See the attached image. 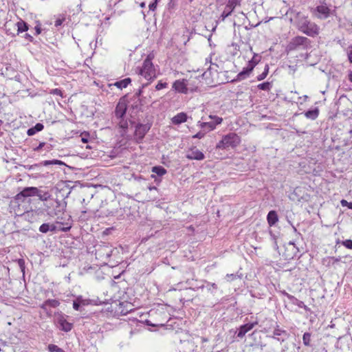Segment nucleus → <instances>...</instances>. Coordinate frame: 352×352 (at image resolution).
<instances>
[{"instance_id":"1","label":"nucleus","mask_w":352,"mask_h":352,"mask_svg":"<svg viewBox=\"0 0 352 352\" xmlns=\"http://www.w3.org/2000/svg\"><path fill=\"white\" fill-rule=\"evenodd\" d=\"M298 29L309 36H315L319 34V27L311 22L307 17H302L298 21Z\"/></svg>"},{"instance_id":"2","label":"nucleus","mask_w":352,"mask_h":352,"mask_svg":"<svg viewBox=\"0 0 352 352\" xmlns=\"http://www.w3.org/2000/svg\"><path fill=\"white\" fill-rule=\"evenodd\" d=\"M240 143V137L234 133H230L224 135L221 140L217 144L216 148L223 150L228 149L229 148H234L239 145Z\"/></svg>"},{"instance_id":"3","label":"nucleus","mask_w":352,"mask_h":352,"mask_svg":"<svg viewBox=\"0 0 352 352\" xmlns=\"http://www.w3.org/2000/svg\"><path fill=\"white\" fill-rule=\"evenodd\" d=\"M153 58V56L149 54L139 70V74L148 80H153L157 77L156 70L152 63Z\"/></svg>"},{"instance_id":"4","label":"nucleus","mask_w":352,"mask_h":352,"mask_svg":"<svg viewBox=\"0 0 352 352\" xmlns=\"http://www.w3.org/2000/svg\"><path fill=\"white\" fill-rule=\"evenodd\" d=\"M259 61V56L258 54H254L252 58L249 60L248 66L244 67L243 70L237 74L236 78L232 81H241L248 78Z\"/></svg>"},{"instance_id":"5","label":"nucleus","mask_w":352,"mask_h":352,"mask_svg":"<svg viewBox=\"0 0 352 352\" xmlns=\"http://www.w3.org/2000/svg\"><path fill=\"white\" fill-rule=\"evenodd\" d=\"M316 16L319 19H327L331 14V6H328L325 0H320L319 5L315 8Z\"/></svg>"},{"instance_id":"6","label":"nucleus","mask_w":352,"mask_h":352,"mask_svg":"<svg viewBox=\"0 0 352 352\" xmlns=\"http://www.w3.org/2000/svg\"><path fill=\"white\" fill-rule=\"evenodd\" d=\"M309 41L307 38L298 36L293 38L287 46V51H294L297 50L300 46L307 45Z\"/></svg>"},{"instance_id":"7","label":"nucleus","mask_w":352,"mask_h":352,"mask_svg":"<svg viewBox=\"0 0 352 352\" xmlns=\"http://www.w3.org/2000/svg\"><path fill=\"white\" fill-rule=\"evenodd\" d=\"M37 193L38 188L26 187L15 196V200L18 201H23L24 198L36 196Z\"/></svg>"},{"instance_id":"8","label":"nucleus","mask_w":352,"mask_h":352,"mask_svg":"<svg viewBox=\"0 0 352 352\" xmlns=\"http://www.w3.org/2000/svg\"><path fill=\"white\" fill-rule=\"evenodd\" d=\"M150 128L151 126L149 124H139L136 126L135 130V138L138 142L142 140Z\"/></svg>"},{"instance_id":"9","label":"nucleus","mask_w":352,"mask_h":352,"mask_svg":"<svg viewBox=\"0 0 352 352\" xmlns=\"http://www.w3.org/2000/svg\"><path fill=\"white\" fill-rule=\"evenodd\" d=\"M241 0H228L225 10L222 12L221 17L224 20L226 17L230 16L234 11V8L241 5Z\"/></svg>"},{"instance_id":"10","label":"nucleus","mask_w":352,"mask_h":352,"mask_svg":"<svg viewBox=\"0 0 352 352\" xmlns=\"http://www.w3.org/2000/svg\"><path fill=\"white\" fill-rule=\"evenodd\" d=\"M187 80L182 79L175 80L172 85V89L176 92L181 94H187Z\"/></svg>"},{"instance_id":"11","label":"nucleus","mask_w":352,"mask_h":352,"mask_svg":"<svg viewBox=\"0 0 352 352\" xmlns=\"http://www.w3.org/2000/svg\"><path fill=\"white\" fill-rule=\"evenodd\" d=\"M127 109V105L124 100H120L118 103L116 105V110H115V116L116 117L119 118H124L126 111Z\"/></svg>"},{"instance_id":"12","label":"nucleus","mask_w":352,"mask_h":352,"mask_svg":"<svg viewBox=\"0 0 352 352\" xmlns=\"http://www.w3.org/2000/svg\"><path fill=\"white\" fill-rule=\"evenodd\" d=\"M186 157L189 160H202L204 159V154L195 147L188 151Z\"/></svg>"},{"instance_id":"13","label":"nucleus","mask_w":352,"mask_h":352,"mask_svg":"<svg viewBox=\"0 0 352 352\" xmlns=\"http://www.w3.org/2000/svg\"><path fill=\"white\" fill-rule=\"evenodd\" d=\"M273 334L272 338L280 342H284L288 338L287 332L285 330L280 329L278 325L274 329Z\"/></svg>"},{"instance_id":"14","label":"nucleus","mask_w":352,"mask_h":352,"mask_svg":"<svg viewBox=\"0 0 352 352\" xmlns=\"http://www.w3.org/2000/svg\"><path fill=\"white\" fill-rule=\"evenodd\" d=\"M258 324L257 322H252V323H248L243 325H241L239 329V331L237 333V337L239 338H243L246 333L252 330L256 324Z\"/></svg>"},{"instance_id":"15","label":"nucleus","mask_w":352,"mask_h":352,"mask_svg":"<svg viewBox=\"0 0 352 352\" xmlns=\"http://www.w3.org/2000/svg\"><path fill=\"white\" fill-rule=\"evenodd\" d=\"M58 327L64 331H69L72 328V324L68 322L63 316H59L57 318Z\"/></svg>"},{"instance_id":"16","label":"nucleus","mask_w":352,"mask_h":352,"mask_svg":"<svg viewBox=\"0 0 352 352\" xmlns=\"http://www.w3.org/2000/svg\"><path fill=\"white\" fill-rule=\"evenodd\" d=\"M267 221L270 226H274L278 221L277 213L274 210H271L267 216Z\"/></svg>"},{"instance_id":"17","label":"nucleus","mask_w":352,"mask_h":352,"mask_svg":"<svg viewBox=\"0 0 352 352\" xmlns=\"http://www.w3.org/2000/svg\"><path fill=\"white\" fill-rule=\"evenodd\" d=\"M187 118L188 117H187L186 113H185L184 112H181V113H177L176 116H175L172 118V122L174 124H179L186 122Z\"/></svg>"},{"instance_id":"18","label":"nucleus","mask_w":352,"mask_h":352,"mask_svg":"<svg viewBox=\"0 0 352 352\" xmlns=\"http://www.w3.org/2000/svg\"><path fill=\"white\" fill-rule=\"evenodd\" d=\"M304 115L307 119L314 120L318 117L319 109L316 107L314 109L308 110L305 112Z\"/></svg>"},{"instance_id":"19","label":"nucleus","mask_w":352,"mask_h":352,"mask_svg":"<svg viewBox=\"0 0 352 352\" xmlns=\"http://www.w3.org/2000/svg\"><path fill=\"white\" fill-rule=\"evenodd\" d=\"M56 230V226L54 224L43 223L39 227V231L42 233H47L49 231L54 232Z\"/></svg>"},{"instance_id":"20","label":"nucleus","mask_w":352,"mask_h":352,"mask_svg":"<svg viewBox=\"0 0 352 352\" xmlns=\"http://www.w3.org/2000/svg\"><path fill=\"white\" fill-rule=\"evenodd\" d=\"M197 126H199L201 129H204V128L207 127L209 131H212L216 128L215 124L214 122H202L201 121H199L197 122Z\"/></svg>"},{"instance_id":"21","label":"nucleus","mask_w":352,"mask_h":352,"mask_svg":"<svg viewBox=\"0 0 352 352\" xmlns=\"http://www.w3.org/2000/svg\"><path fill=\"white\" fill-rule=\"evenodd\" d=\"M130 82L131 79L129 78H127L115 82L114 85L119 89H123L126 88Z\"/></svg>"},{"instance_id":"22","label":"nucleus","mask_w":352,"mask_h":352,"mask_svg":"<svg viewBox=\"0 0 352 352\" xmlns=\"http://www.w3.org/2000/svg\"><path fill=\"white\" fill-rule=\"evenodd\" d=\"M152 172L158 176H163L166 173V170L161 166H157L152 168Z\"/></svg>"},{"instance_id":"23","label":"nucleus","mask_w":352,"mask_h":352,"mask_svg":"<svg viewBox=\"0 0 352 352\" xmlns=\"http://www.w3.org/2000/svg\"><path fill=\"white\" fill-rule=\"evenodd\" d=\"M40 200L47 201L50 197V194L48 192H43L38 188V193L36 195Z\"/></svg>"},{"instance_id":"24","label":"nucleus","mask_w":352,"mask_h":352,"mask_svg":"<svg viewBox=\"0 0 352 352\" xmlns=\"http://www.w3.org/2000/svg\"><path fill=\"white\" fill-rule=\"evenodd\" d=\"M18 33L25 32L28 30V25L23 21H20L16 23Z\"/></svg>"},{"instance_id":"25","label":"nucleus","mask_w":352,"mask_h":352,"mask_svg":"<svg viewBox=\"0 0 352 352\" xmlns=\"http://www.w3.org/2000/svg\"><path fill=\"white\" fill-rule=\"evenodd\" d=\"M258 88L261 90L270 91L272 88V85L269 82H265L258 85Z\"/></svg>"},{"instance_id":"26","label":"nucleus","mask_w":352,"mask_h":352,"mask_svg":"<svg viewBox=\"0 0 352 352\" xmlns=\"http://www.w3.org/2000/svg\"><path fill=\"white\" fill-rule=\"evenodd\" d=\"M85 300H82L81 298H78L77 300L76 301H74L73 302V308L75 309V310H79V308H80V305H86L85 303Z\"/></svg>"},{"instance_id":"27","label":"nucleus","mask_w":352,"mask_h":352,"mask_svg":"<svg viewBox=\"0 0 352 352\" xmlns=\"http://www.w3.org/2000/svg\"><path fill=\"white\" fill-rule=\"evenodd\" d=\"M119 127L124 130V132L128 129L129 124L127 120H124V118H120Z\"/></svg>"},{"instance_id":"28","label":"nucleus","mask_w":352,"mask_h":352,"mask_svg":"<svg viewBox=\"0 0 352 352\" xmlns=\"http://www.w3.org/2000/svg\"><path fill=\"white\" fill-rule=\"evenodd\" d=\"M302 341L305 346H309L311 341V334L309 333H305L302 336Z\"/></svg>"},{"instance_id":"29","label":"nucleus","mask_w":352,"mask_h":352,"mask_svg":"<svg viewBox=\"0 0 352 352\" xmlns=\"http://www.w3.org/2000/svg\"><path fill=\"white\" fill-rule=\"evenodd\" d=\"M322 264L327 267H330L331 265H334L333 263V256H327L326 258H324L322 259Z\"/></svg>"},{"instance_id":"30","label":"nucleus","mask_w":352,"mask_h":352,"mask_svg":"<svg viewBox=\"0 0 352 352\" xmlns=\"http://www.w3.org/2000/svg\"><path fill=\"white\" fill-rule=\"evenodd\" d=\"M46 301H47V304L48 307H52L55 308L60 305V302H58V300H55V299H49V300H47Z\"/></svg>"},{"instance_id":"31","label":"nucleus","mask_w":352,"mask_h":352,"mask_svg":"<svg viewBox=\"0 0 352 352\" xmlns=\"http://www.w3.org/2000/svg\"><path fill=\"white\" fill-rule=\"evenodd\" d=\"M268 72H269V67L268 65H265V69H264V72L259 74L258 76H257V80H263L264 78H266V76H267L268 74Z\"/></svg>"},{"instance_id":"32","label":"nucleus","mask_w":352,"mask_h":352,"mask_svg":"<svg viewBox=\"0 0 352 352\" xmlns=\"http://www.w3.org/2000/svg\"><path fill=\"white\" fill-rule=\"evenodd\" d=\"M209 118L212 120H213L212 122H214L215 124V126L218 124H221L222 121H223V118H220L217 116H214V115H210L209 116Z\"/></svg>"},{"instance_id":"33","label":"nucleus","mask_w":352,"mask_h":352,"mask_svg":"<svg viewBox=\"0 0 352 352\" xmlns=\"http://www.w3.org/2000/svg\"><path fill=\"white\" fill-rule=\"evenodd\" d=\"M48 350L50 352H59L61 349L55 344H51L48 345Z\"/></svg>"},{"instance_id":"34","label":"nucleus","mask_w":352,"mask_h":352,"mask_svg":"<svg viewBox=\"0 0 352 352\" xmlns=\"http://www.w3.org/2000/svg\"><path fill=\"white\" fill-rule=\"evenodd\" d=\"M168 84L166 82H162V81H159L158 83L155 86L156 90H161L162 89H164L167 87Z\"/></svg>"},{"instance_id":"35","label":"nucleus","mask_w":352,"mask_h":352,"mask_svg":"<svg viewBox=\"0 0 352 352\" xmlns=\"http://www.w3.org/2000/svg\"><path fill=\"white\" fill-rule=\"evenodd\" d=\"M206 287L208 291L213 292L217 289V286L215 283H207Z\"/></svg>"},{"instance_id":"36","label":"nucleus","mask_w":352,"mask_h":352,"mask_svg":"<svg viewBox=\"0 0 352 352\" xmlns=\"http://www.w3.org/2000/svg\"><path fill=\"white\" fill-rule=\"evenodd\" d=\"M342 245L348 249H352V240L347 239L342 242Z\"/></svg>"},{"instance_id":"37","label":"nucleus","mask_w":352,"mask_h":352,"mask_svg":"<svg viewBox=\"0 0 352 352\" xmlns=\"http://www.w3.org/2000/svg\"><path fill=\"white\" fill-rule=\"evenodd\" d=\"M50 93L51 94H53V95H56V96H60L61 97H63V93H62V91L59 89H52Z\"/></svg>"},{"instance_id":"38","label":"nucleus","mask_w":352,"mask_h":352,"mask_svg":"<svg viewBox=\"0 0 352 352\" xmlns=\"http://www.w3.org/2000/svg\"><path fill=\"white\" fill-rule=\"evenodd\" d=\"M65 20V18L64 16H61V17L58 18L55 21V23H54L55 26L56 27H58V26L61 25Z\"/></svg>"},{"instance_id":"39","label":"nucleus","mask_w":352,"mask_h":352,"mask_svg":"<svg viewBox=\"0 0 352 352\" xmlns=\"http://www.w3.org/2000/svg\"><path fill=\"white\" fill-rule=\"evenodd\" d=\"M62 164V162L59 160H52V161H45L43 162V164L47 166V165H49V164Z\"/></svg>"},{"instance_id":"40","label":"nucleus","mask_w":352,"mask_h":352,"mask_svg":"<svg viewBox=\"0 0 352 352\" xmlns=\"http://www.w3.org/2000/svg\"><path fill=\"white\" fill-rule=\"evenodd\" d=\"M206 133L204 131H199L192 136V138L201 139L205 136Z\"/></svg>"},{"instance_id":"41","label":"nucleus","mask_w":352,"mask_h":352,"mask_svg":"<svg viewBox=\"0 0 352 352\" xmlns=\"http://www.w3.org/2000/svg\"><path fill=\"white\" fill-rule=\"evenodd\" d=\"M236 277H237V276L236 274H228L226 276V278L227 279L228 281H232V280H234V279H236Z\"/></svg>"},{"instance_id":"42","label":"nucleus","mask_w":352,"mask_h":352,"mask_svg":"<svg viewBox=\"0 0 352 352\" xmlns=\"http://www.w3.org/2000/svg\"><path fill=\"white\" fill-rule=\"evenodd\" d=\"M65 225H66V226L60 228L59 230H60L62 232H67V231H69L71 229V228H72L71 224L69 223H67Z\"/></svg>"},{"instance_id":"43","label":"nucleus","mask_w":352,"mask_h":352,"mask_svg":"<svg viewBox=\"0 0 352 352\" xmlns=\"http://www.w3.org/2000/svg\"><path fill=\"white\" fill-rule=\"evenodd\" d=\"M33 128L36 132H38L43 129V125L41 123H37Z\"/></svg>"},{"instance_id":"44","label":"nucleus","mask_w":352,"mask_h":352,"mask_svg":"<svg viewBox=\"0 0 352 352\" xmlns=\"http://www.w3.org/2000/svg\"><path fill=\"white\" fill-rule=\"evenodd\" d=\"M18 263H19V265L20 267V268L21 269V270L23 272H24V270H25V261L23 259H19L18 260Z\"/></svg>"},{"instance_id":"45","label":"nucleus","mask_w":352,"mask_h":352,"mask_svg":"<svg viewBox=\"0 0 352 352\" xmlns=\"http://www.w3.org/2000/svg\"><path fill=\"white\" fill-rule=\"evenodd\" d=\"M157 3H156L155 1L150 3L149 6H148L149 10H152V11H154L156 9V8H157Z\"/></svg>"},{"instance_id":"46","label":"nucleus","mask_w":352,"mask_h":352,"mask_svg":"<svg viewBox=\"0 0 352 352\" xmlns=\"http://www.w3.org/2000/svg\"><path fill=\"white\" fill-rule=\"evenodd\" d=\"M36 132L35 131L33 127L32 128H30L28 131H27V134L29 135V136H32L33 135H34Z\"/></svg>"},{"instance_id":"47","label":"nucleus","mask_w":352,"mask_h":352,"mask_svg":"<svg viewBox=\"0 0 352 352\" xmlns=\"http://www.w3.org/2000/svg\"><path fill=\"white\" fill-rule=\"evenodd\" d=\"M349 203H350V202H348V201H347L346 200H345V199H342V200L340 201V204H341L342 206H343V207L346 206V207H348V208H349Z\"/></svg>"},{"instance_id":"48","label":"nucleus","mask_w":352,"mask_h":352,"mask_svg":"<svg viewBox=\"0 0 352 352\" xmlns=\"http://www.w3.org/2000/svg\"><path fill=\"white\" fill-rule=\"evenodd\" d=\"M47 307L48 306L46 300L42 305H40V307L45 311H47Z\"/></svg>"},{"instance_id":"49","label":"nucleus","mask_w":352,"mask_h":352,"mask_svg":"<svg viewBox=\"0 0 352 352\" xmlns=\"http://www.w3.org/2000/svg\"><path fill=\"white\" fill-rule=\"evenodd\" d=\"M45 145L44 142H41L39 145L34 148L35 151H39Z\"/></svg>"},{"instance_id":"50","label":"nucleus","mask_w":352,"mask_h":352,"mask_svg":"<svg viewBox=\"0 0 352 352\" xmlns=\"http://www.w3.org/2000/svg\"><path fill=\"white\" fill-rule=\"evenodd\" d=\"M348 58L351 63H352V47L349 50L348 52Z\"/></svg>"},{"instance_id":"51","label":"nucleus","mask_w":352,"mask_h":352,"mask_svg":"<svg viewBox=\"0 0 352 352\" xmlns=\"http://www.w3.org/2000/svg\"><path fill=\"white\" fill-rule=\"evenodd\" d=\"M340 261V257H338V258L333 257V265H335L336 263L339 262Z\"/></svg>"},{"instance_id":"52","label":"nucleus","mask_w":352,"mask_h":352,"mask_svg":"<svg viewBox=\"0 0 352 352\" xmlns=\"http://www.w3.org/2000/svg\"><path fill=\"white\" fill-rule=\"evenodd\" d=\"M81 140H82V142H84V143H87V142H88L87 138H85V137H82Z\"/></svg>"},{"instance_id":"53","label":"nucleus","mask_w":352,"mask_h":352,"mask_svg":"<svg viewBox=\"0 0 352 352\" xmlns=\"http://www.w3.org/2000/svg\"><path fill=\"white\" fill-rule=\"evenodd\" d=\"M349 79L350 81L352 82V72L349 75Z\"/></svg>"},{"instance_id":"54","label":"nucleus","mask_w":352,"mask_h":352,"mask_svg":"<svg viewBox=\"0 0 352 352\" xmlns=\"http://www.w3.org/2000/svg\"><path fill=\"white\" fill-rule=\"evenodd\" d=\"M55 203H56V206H57V207L60 206V201H57V200H56V201H55Z\"/></svg>"},{"instance_id":"55","label":"nucleus","mask_w":352,"mask_h":352,"mask_svg":"<svg viewBox=\"0 0 352 352\" xmlns=\"http://www.w3.org/2000/svg\"><path fill=\"white\" fill-rule=\"evenodd\" d=\"M36 33H37L38 34L41 33V30H40V29H39L38 28H36Z\"/></svg>"},{"instance_id":"56","label":"nucleus","mask_w":352,"mask_h":352,"mask_svg":"<svg viewBox=\"0 0 352 352\" xmlns=\"http://www.w3.org/2000/svg\"><path fill=\"white\" fill-rule=\"evenodd\" d=\"M142 94V89H139L138 92L136 94L138 96H140Z\"/></svg>"},{"instance_id":"57","label":"nucleus","mask_w":352,"mask_h":352,"mask_svg":"<svg viewBox=\"0 0 352 352\" xmlns=\"http://www.w3.org/2000/svg\"><path fill=\"white\" fill-rule=\"evenodd\" d=\"M302 98H303L304 100L305 101V100H307L308 96H307V95H305V96H303V97H302Z\"/></svg>"},{"instance_id":"58","label":"nucleus","mask_w":352,"mask_h":352,"mask_svg":"<svg viewBox=\"0 0 352 352\" xmlns=\"http://www.w3.org/2000/svg\"><path fill=\"white\" fill-rule=\"evenodd\" d=\"M349 209H352V202L349 203Z\"/></svg>"},{"instance_id":"59","label":"nucleus","mask_w":352,"mask_h":352,"mask_svg":"<svg viewBox=\"0 0 352 352\" xmlns=\"http://www.w3.org/2000/svg\"><path fill=\"white\" fill-rule=\"evenodd\" d=\"M140 6H141L142 8L145 7V3H144V2L141 3Z\"/></svg>"},{"instance_id":"60","label":"nucleus","mask_w":352,"mask_h":352,"mask_svg":"<svg viewBox=\"0 0 352 352\" xmlns=\"http://www.w3.org/2000/svg\"><path fill=\"white\" fill-rule=\"evenodd\" d=\"M301 304H303V302H300V303H299V304H298V305L299 307H301Z\"/></svg>"},{"instance_id":"61","label":"nucleus","mask_w":352,"mask_h":352,"mask_svg":"<svg viewBox=\"0 0 352 352\" xmlns=\"http://www.w3.org/2000/svg\"><path fill=\"white\" fill-rule=\"evenodd\" d=\"M151 177H152V178H155V175H151Z\"/></svg>"},{"instance_id":"62","label":"nucleus","mask_w":352,"mask_h":352,"mask_svg":"<svg viewBox=\"0 0 352 352\" xmlns=\"http://www.w3.org/2000/svg\"><path fill=\"white\" fill-rule=\"evenodd\" d=\"M161 0H155L154 1H155L156 3H158L159 1H160Z\"/></svg>"},{"instance_id":"63","label":"nucleus","mask_w":352,"mask_h":352,"mask_svg":"<svg viewBox=\"0 0 352 352\" xmlns=\"http://www.w3.org/2000/svg\"><path fill=\"white\" fill-rule=\"evenodd\" d=\"M293 228H294V230L295 232H296V228H295L294 226H293Z\"/></svg>"},{"instance_id":"64","label":"nucleus","mask_w":352,"mask_h":352,"mask_svg":"<svg viewBox=\"0 0 352 352\" xmlns=\"http://www.w3.org/2000/svg\"><path fill=\"white\" fill-rule=\"evenodd\" d=\"M59 352H65L63 349H61L60 351H59Z\"/></svg>"}]
</instances>
